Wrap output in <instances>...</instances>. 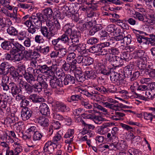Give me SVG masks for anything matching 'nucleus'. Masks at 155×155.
Here are the masks:
<instances>
[{"label": "nucleus", "instance_id": "nucleus-1", "mask_svg": "<svg viewBox=\"0 0 155 155\" xmlns=\"http://www.w3.org/2000/svg\"><path fill=\"white\" fill-rule=\"evenodd\" d=\"M109 75H110V79L112 82L115 83L117 85H122L125 81V76L121 74L116 72L113 69L110 70Z\"/></svg>", "mask_w": 155, "mask_h": 155}, {"label": "nucleus", "instance_id": "nucleus-2", "mask_svg": "<svg viewBox=\"0 0 155 155\" xmlns=\"http://www.w3.org/2000/svg\"><path fill=\"white\" fill-rule=\"evenodd\" d=\"M43 19V15L40 13H38L36 16L32 15L29 20L25 21L29 22L31 25L35 26L37 28H39L42 25L41 21Z\"/></svg>", "mask_w": 155, "mask_h": 155}, {"label": "nucleus", "instance_id": "nucleus-3", "mask_svg": "<svg viewBox=\"0 0 155 155\" xmlns=\"http://www.w3.org/2000/svg\"><path fill=\"white\" fill-rule=\"evenodd\" d=\"M108 61L114 67L121 66L124 65V62L120 57L115 55L109 54L107 56Z\"/></svg>", "mask_w": 155, "mask_h": 155}, {"label": "nucleus", "instance_id": "nucleus-4", "mask_svg": "<svg viewBox=\"0 0 155 155\" xmlns=\"http://www.w3.org/2000/svg\"><path fill=\"white\" fill-rule=\"evenodd\" d=\"M38 83L33 84L34 91L36 93H39L42 91L43 88L47 89L48 87V84L46 82V79L44 78V79L40 80L38 79Z\"/></svg>", "mask_w": 155, "mask_h": 155}, {"label": "nucleus", "instance_id": "nucleus-5", "mask_svg": "<svg viewBox=\"0 0 155 155\" xmlns=\"http://www.w3.org/2000/svg\"><path fill=\"white\" fill-rule=\"evenodd\" d=\"M46 23L51 34L54 33L55 32L54 25L57 30H60L61 29L60 24L58 21L57 20H48L46 21Z\"/></svg>", "mask_w": 155, "mask_h": 155}, {"label": "nucleus", "instance_id": "nucleus-6", "mask_svg": "<svg viewBox=\"0 0 155 155\" xmlns=\"http://www.w3.org/2000/svg\"><path fill=\"white\" fill-rule=\"evenodd\" d=\"M107 61V60L104 61L103 64L99 65V69L100 73L106 75H109L110 70L113 69L109 66V64L110 63Z\"/></svg>", "mask_w": 155, "mask_h": 155}, {"label": "nucleus", "instance_id": "nucleus-7", "mask_svg": "<svg viewBox=\"0 0 155 155\" xmlns=\"http://www.w3.org/2000/svg\"><path fill=\"white\" fill-rule=\"evenodd\" d=\"M80 36V32L77 31H74L73 34L69 36L70 37V41L71 42V46L74 47L78 43Z\"/></svg>", "mask_w": 155, "mask_h": 155}, {"label": "nucleus", "instance_id": "nucleus-8", "mask_svg": "<svg viewBox=\"0 0 155 155\" xmlns=\"http://www.w3.org/2000/svg\"><path fill=\"white\" fill-rule=\"evenodd\" d=\"M30 68H28L27 71L24 75V77L27 81V82L31 84H33L36 81V80L32 74L33 71L32 69L30 70Z\"/></svg>", "mask_w": 155, "mask_h": 155}, {"label": "nucleus", "instance_id": "nucleus-9", "mask_svg": "<svg viewBox=\"0 0 155 155\" xmlns=\"http://www.w3.org/2000/svg\"><path fill=\"white\" fill-rule=\"evenodd\" d=\"M32 114V111L28 107L23 108L21 112V117L22 120L24 121L27 120L31 117Z\"/></svg>", "mask_w": 155, "mask_h": 155}, {"label": "nucleus", "instance_id": "nucleus-10", "mask_svg": "<svg viewBox=\"0 0 155 155\" xmlns=\"http://www.w3.org/2000/svg\"><path fill=\"white\" fill-rule=\"evenodd\" d=\"M75 81V78L73 76L70 74H67L62 81L61 80V82L62 84L64 85H71L74 84Z\"/></svg>", "mask_w": 155, "mask_h": 155}, {"label": "nucleus", "instance_id": "nucleus-11", "mask_svg": "<svg viewBox=\"0 0 155 155\" xmlns=\"http://www.w3.org/2000/svg\"><path fill=\"white\" fill-rule=\"evenodd\" d=\"M37 68L39 69L41 72L44 74L45 75L50 76L51 74H52L50 67H48L46 64L38 65Z\"/></svg>", "mask_w": 155, "mask_h": 155}, {"label": "nucleus", "instance_id": "nucleus-12", "mask_svg": "<svg viewBox=\"0 0 155 155\" xmlns=\"http://www.w3.org/2000/svg\"><path fill=\"white\" fill-rule=\"evenodd\" d=\"M40 111L43 115L49 116L50 114V110L48 106L45 103L41 104L40 107Z\"/></svg>", "mask_w": 155, "mask_h": 155}, {"label": "nucleus", "instance_id": "nucleus-13", "mask_svg": "<svg viewBox=\"0 0 155 155\" xmlns=\"http://www.w3.org/2000/svg\"><path fill=\"white\" fill-rule=\"evenodd\" d=\"M17 9L15 8L14 9L13 12L10 13L9 12L7 16L10 17L12 20L16 23H19L21 22V20L19 17L18 16L17 13Z\"/></svg>", "mask_w": 155, "mask_h": 155}, {"label": "nucleus", "instance_id": "nucleus-14", "mask_svg": "<svg viewBox=\"0 0 155 155\" xmlns=\"http://www.w3.org/2000/svg\"><path fill=\"white\" fill-rule=\"evenodd\" d=\"M10 89L13 95L18 94L21 91V89L14 82L10 83Z\"/></svg>", "mask_w": 155, "mask_h": 155}, {"label": "nucleus", "instance_id": "nucleus-15", "mask_svg": "<svg viewBox=\"0 0 155 155\" xmlns=\"http://www.w3.org/2000/svg\"><path fill=\"white\" fill-rule=\"evenodd\" d=\"M50 85L53 88H57L58 87L61 86L59 80L55 76H53L50 80Z\"/></svg>", "mask_w": 155, "mask_h": 155}, {"label": "nucleus", "instance_id": "nucleus-16", "mask_svg": "<svg viewBox=\"0 0 155 155\" xmlns=\"http://www.w3.org/2000/svg\"><path fill=\"white\" fill-rule=\"evenodd\" d=\"M85 71V75L87 78L90 79H94L96 77V73L94 71H93L91 68L87 67L86 68Z\"/></svg>", "mask_w": 155, "mask_h": 155}, {"label": "nucleus", "instance_id": "nucleus-17", "mask_svg": "<svg viewBox=\"0 0 155 155\" xmlns=\"http://www.w3.org/2000/svg\"><path fill=\"white\" fill-rule=\"evenodd\" d=\"M36 122L41 126L44 127L48 125L49 120L47 118L43 117H40L36 118Z\"/></svg>", "mask_w": 155, "mask_h": 155}, {"label": "nucleus", "instance_id": "nucleus-18", "mask_svg": "<svg viewBox=\"0 0 155 155\" xmlns=\"http://www.w3.org/2000/svg\"><path fill=\"white\" fill-rule=\"evenodd\" d=\"M13 60L19 61L22 60L24 58L23 54L21 52H19L13 50L12 51Z\"/></svg>", "mask_w": 155, "mask_h": 155}, {"label": "nucleus", "instance_id": "nucleus-19", "mask_svg": "<svg viewBox=\"0 0 155 155\" xmlns=\"http://www.w3.org/2000/svg\"><path fill=\"white\" fill-rule=\"evenodd\" d=\"M147 60L146 57H143L138 60L137 65L139 69H144L146 68Z\"/></svg>", "mask_w": 155, "mask_h": 155}, {"label": "nucleus", "instance_id": "nucleus-20", "mask_svg": "<svg viewBox=\"0 0 155 155\" xmlns=\"http://www.w3.org/2000/svg\"><path fill=\"white\" fill-rule=\"evenodd\" d=\"M41 31L43 35L50 40L51 37L53 36V34H51L48 31L47 28L46 27H41Z\"/></svg>", "mask_w": 155, "mask_h": 155}, {"label": "nucleus", "instance_id": "nucleus-21", "mask_svg": "<svg viewBox=\"0 0 155 155\" xmlns=\"http://www.w3.org/2000/svg\"><path fill=\"white\" fill-rule=\"evenodd\" d=\"M53 142L51 141L47 142L45 144L43 148V151L44 152H48L50 153L54 149V148L52 145Z\"/></svg>", "mask_w": 155, "mask_h": 155}, {"label": "nucleus", "instance_id": "nucleus-22", "mask_svg": "<svg viewBox=\"0 0 155 155\" xmlns=\"http://www.w3.org/2000/svg\"><path fill=\"white\" fill-rule=\"evenodd\" d=\"M68 36H69L68 34L64 33L59 37L61 41H63L64 44H66L71 47V42L70 41V37L69 38Z\"/></svg>", "mask_w": 155, "mask_h": 155}, {"label": "nucleus", "instance_id": "nucleus-23", "mask_svg": "<svg viewBox=\"0 0 155 155\" xmlns=\"http://www.w3.org/2000/svg\"><path fill=\"white\" fill-rule=\"evenodd\" d=\"M125 114L124 113L116 111L113 115L110 116V118L113 120L116 121L122 120V117H124Z\"/></svg>", "mask_w": 155, "mask_h": 155}, {"label": "nucleus", "instance_id": "nucleus-24", "mask_svg": "<svg viewBox=\"0 0 155 155\" xmlns=\"http://www.w3.org/2000/svg\"><path fill=\"white\" fill-rule=\"evenodd\" d=\"M29 99L35 103L40 102L43 100V98L39 97L38 95L35 94H33L30 95L29 97Z\"/></svg>", "mask_w": 155, "mask_h": 155}, {"label": "nucleus", "instance_id": "nucleus-25", "mask_svg": "<svg viewBox=\"0 0 155 155\" xmlns=\"http://www.w3.org/2000/svg\"><path fill=\"white\" fill-rule=\"evenodd\" d=\"M24 24L26 25L28 28L27 30L29 33L31 34H34L36 31V29H39V28H37L35 26L31 25L29 23V22L25 21Z\"/></svg>", "mask_w": 155, "mask_h": 155}, {"label": "nucleus", "instance_id": "nucleus-26", "mask_svg": "<svg viewBox=\"0 0 155 155\" xmlns=\"http://www.w3.org/2000/svg\"><path fill=\"white\" fill-rule=\"evenodd\" d=\"M8 74L9 73L14 78H15V80L16 81L17 79L18 78L19 74L17 72L14 68L13 67H11L8 70Z\"/></svg>", "mask_w": 155, "mask_h": 155}, {"label": "nucleus", "instance_id": "nucleus-27", "mask_svg": "<svg viewBox=\"0 0 155 155\" xmlns=\"http://www.w3.org/2000/svg\"><path fill=\"white\" fill-rule=\"evenodd\" d=\"M7 29V33L10 35L16 36L18 32V30L14 27L8 25Z\"/></svg>", "mask_w": 155, "mask_h": 155}, {"label": "nucleus", "instance_id": "nucleus-28", "mask_svg": "<svg viewBox=\"0 0 155 155\" xmlns=\"http://www.w3.org/2000/svg\"><path fill=\"white\" fill-rule=\"evenodd\" d=\"M28 68H31L30 69L31 70L32 69L33 72H32V74H33L34 76L35 77H36L37 78V81H38V79H40V80L44 79L42 75L39 74L40 71L37 68V69H34L33 68L31 67H29Z\"/></svg>", "mask_w": 155, "mask_h": 155}, {"label": "nucleus", "instance_id": "nucleus-29", "mask_svg": "<svg viewBox=\"0 0 155 155\" xmlns=\"http://www.w3.org/2000/svg\"><path fill=\"white\" fill-rule=\"evenodd\" d=\"M63 29L64 33L68 34L69 36L72 34L74 31L72 30L71 25L70 23L65 24L63 27Z\"/></svg>", "mask_w": 155, "mask_h": 155}, {"label": "nucleus", "instance_id": "nucleus-30", "mask_svg": "<svg viewBox=\"0 0 155 155\" xmlns=\"http://www.w3.org/2000/svg\"><path fill=\"white\" fill-rule=\"evenodd\" d=\"M16 81L17 82L20 89H24L28 83L23 81L22 77L19 76L16 78Z\"/></svg>", "mask_w": 155, "mask_h": 155}, {"label": "nucleus", "instance_id": "nucleus-31", "mask_svg": "<svg viewBox=\"0 0 155 155\" xmlns=\"http://www.w3.org/2000/svg\"><path fill=\"white\" fill-rule=\"evenodd\" d=\"M12 43L10 41H5L2 43L1 47L3 49L11 50L12 48Z\"/></svg>", "mask_w": 155, "mask_h": 155}, {"label": "nucleus", "instance_id": "nucleus-32", "mask_svg": "<svg viewBox=\"0 0 155 155\" xmlns=\"http://www.w3.org/2000/svg\"><path fill=\"white\" fill-rule=\"evenodd\" d=\"M57 105L58 109L62 112H64L69 110L70 109L64 103H58Z\"/></svg>", "mask_w": 155, "mask_h": 155}, {"label": "nucleus", "instance_id": "nucleus-33", "mask_svg": "<svg viewBox=\"0 0 155 155\" xmlns=\"http://www.w3.org/2000/svg\"><path fill=\"white\" fill-rule=\"evenodd\" d=\"M134 18L137 19L140 21H142L143 22H145L144 15L143 13H141L137 11L135 12L134 14Z\"/></svg>", "mask_w": 155, "mask_h": 155}, {"label": "nucleus", "instance_id": "nucleus-34", "mask_svg": "<svg viewBox=\"0 0 155 155\" xmlns=\"http://www.w3.org/2000/svg\"><path fill=\"white\" fill-rule=\"evenodd\" d=\"M56 50H58V57L62 58L64 56L67 54V51L66 48H62V46L60 48H57Z\"/></svg>", "mask_w": 155, "mask_h": 155}, {"label": "nucleus", "instance_id": "nucleus-35", "mask_svg": "<svg viewBox=\"0 0 155 155\" xmlns=\"http://www.w3.org/2000/svg\"><path fill=\"white\" fill-rule=\"evenodd\" d=\"M75 48V51H77L79 53H80L81 54H83L85 52L86 48L81 44L78 45H75L74 46Z\"/></svg>", "mask_w": 155, "mask_h": 155}, {"label": "nucleus", "instance_id": "nucleus-36", "mask_svg": "<svg viewBox=\"0 0 155 155\" xmlns=\"http://www.w3.org/2000/svg\"><path fill=\"white\" fill-rule=\"evenodd\" d=\"M12 100V98L11 97L7 96V97H5V99L0 103V107H2V109L5 108L8 105V102Z\"/></svg>", "mask_w": 155, "mask_h": 155}, {"label": "nucleus", "instance_id": "nucleus-37", "mask_svg": "<svg viewBox=\"0 0 155 155\" xmlns=\"http://www.w3.org/2000/svg\"><path fill=\"white\" fill-rule=\"evenodd\" d=\"M103 47V46L101 45H97L93 46L91 48L90 51H91L92 53H99L100 51L101 48Z\"/></svg>", "mask_w": 155, "mask_h": 155}, {"label": "nucleus", "instance_id": "nucleus-38", "mask_svg": "<svg viewBox=\"0 0 155 155\" xmlns=\"http://www.w3.org/2000/svg\"><path fill=\"white\" fill-rule=\"evenodd\" d=\"M76 57L75 54L74 52H71L69 53L68 55L66 58L67 62L69 63H71L73 61L76 60V59L75 58Z\"/></svg>", "mask_w": 155, "mask_h": 155}, {"label": "nucleus", "instance_id": "nucleus-39", "mask_svg": "<svg viewBox=\"0 0 155 155\" xmlns=\"http://www.w3.org/2000/svg\"><path fill=\"white\" fill-rule=\"evenodd\" d=\"M60 40V37H59L56 39H54L52 41V44L54 46L55 49L60 48L61 47V45L59 43Z\"/></svg>", "mask_w": 155, "mask_h": 155}, {"label": "nucleus", "instance_id": "nucleus-40", "mask_svg": "<svg viewBox=\"0 0 155 155\" xmlns=\"http://www.w3.org/2000/svg\"><path fill=\"white\" fill-rule=\"evenodd\" d=\"M43 12L44 14L47 17L50 18L52 16L53 12L52 9L50 8H45L43 10Z\"/></svg>", "mask_w": 155, "mask_h": 155}, {"label": "nucleus", "instance_id": "nucleus-41", "mask_svg": "<svg viewBox=\"0 0 155 155\" xmlns=\"http://www.w3.org/2000/svg\"><path fill=\"white\" fill-rule=\"evenodd\" d=\"M83 64L85 65H89L92 64L93 63V59L91 57L85 56Z\"/></svg>", "mask_w": 155, "mask_h": 155}, {"label": "nucleus", "instance_id": "nucleus-42", "mask_svg": "<svg viewBox=\"0 0 155 155\" xmlns=\"http://www.w3.org/2000/svg\"><path fill=\"white\" fill-rule=\"evenodd\" d=\"M42 137V134L37 130L34 133L33 140L34 141L39 140L41 139Z\"/></svg>", "mask_w": 155, "mask_h": 155}, {"label": "nucleus", "instance_id": "nucleus-43", "mask_svg": "<svg viewBox=\"0 0 155 155\" xmlns=\"http://www.w3.org/2000/svg\"><path fill=\"white\" fill-rule=\"evenodd\" d=\"M146 56L145 54V51H144L142 50H139L136 51L135 57H137L140 59L143 57H146Z\"/></svg>", "mask_w": 155, "mask_h": 155}, {"label": "nucleus", "instance_id": "nucleus-44", "mask_svg": "<svg viewBox=\"0 0 155 155\" xmlns=\"http://www.w3.org/2000/svg\"><path fill=\"white\" fill-rule=\"evenodd\" d=\"M94 89L96 90L101 93H106V89L104 86H99L97 85L93 86Z\"/></svg>", "mask_w": 155, "mask_h": 155}, {"label": "nucleus", "instance_id": "nucleus-45", "mask_svg": "<svg viewBox=\"0 0 155 155\" xmlns=\"http://www.w3.org/2000/svg\"><path fill=\"white\" fill-rule=\"evenodd\" d=\"M116 43L115 46L118 47L120 49L122 50H125L126 47L124 45V42L121 41H117L116 42H115Z\"/></svg>", "mask_w": 155, "mask_h": 155}, {"label": "nucleus", "instance_id": "nucleus-46", "mask_svg": "<svg viewBox=\"0 0 155 155\" xmlns=\"http://www.w3.org/2000/svg\"><path fill=\"white\" fill-rule=\"evenodd\" d=\"M26 92L29 94H31L34 91L33 85H31L28 83L27 85L24 88Z\"/></svg>", "mask_w": 155, "mask_h": 155}, {"label": "nucleus", "instance_id": "nucleus-47", "mask_svg": "<svg viewBox=\"0 0 155 155\" xmlns=\"http://www.w3.org/2000/svg\"><path fill=\"white\" fill-rule=\"evenodd\" d=\"M12 44L14 46L15 48L18 50L20 51H22L25 50V48L17 42H13L12 43Z\"/></svg>", "mask_w": 155, "mask_h": 155}, {"label": "nucleus", "instance_id": "nucleus-48", "mask_svg": "<svg viewBox=\"0 0 155 155\" xmlns=\"http://www.w3.org/2000/svg\"><path fill=\"white\" fill-rule=\"evenodd\" d=\"M53 118L55 119L63 121L64 116H63L56 112L53 113Z\"/></svg>", "mask_w": 155, "mask_h": 155}, {"label": "nucleus", "instance_id": "nucleus-49", "mask_svg": "<svg viewBox=\"0 0 155 155\" xmlns=\"http://www.w3.org/2000/svg\"><path fill=\"white\" fill-rule=\"evenodd\" d=\"M100 38L101 40H104L108 39V33L105 31H102L100 33Z\"/></svg>", "mask_w": 155, "mask_h": 155}, {"label": "nucleus", "instance_id": "nucleus-50", "mask_svg": "<svg viewBox=\"0 0 155 155\" xmlns=\"http://www.w3.org/2000/svg\"><path fill=\"white\" fill-rule=\"evenodd\" d=\"M83 117L84 118L91 120L96 119V117L94 114H88L87 113L83 114H82Z\"/></svg>", "mask_w": 155, "mask_h": 155}, {"label": "nucleus", "instance_id": "nucleus-51", "mask_svg": "<svg viewBox=\"0 0 155 155\" xmlns=\"http://www.w3.org/2000/svg\"><path fill=\"white\" fill-rule=\"evenodd\" d=\"M75 76L76 78L77 81L78 82H83L85 80L84 76L81 73L80 74H75Z\"/></svg>", "mask_w": 155, "mask_h": 155}, {"label": "nucleus", "instance_id": "nucleus-52", "mask_svg": "<svg viewBox=\"0 0 155 155\" xmlns=\"http://www.w3.org/2000/svg\"><path fill=\"white\" fill-rule=\"evenodd\" d=\"M27 38L26 34L24 31H21L18 33V35L17 37L18 40H23L25 38Z\"/></svg>", "mask_w": 155, "mask_h": 155}, {"label": "nucleus", "instance_id": "nucleus-53", "mask_svg": "<svg viewBox=\"0 0 155 155\" xmlns=\"http://www.w3.org/2000/svg\"><path fill=\"white\" fill-rule=\"evenodd\" d=\"M132 71L131 69L129 68V67L127 66L125 68L124 71V74L125 76H126L127 77H129L131 75Z\"/></svg>", "mask_w": 155, "mask_h": 155}, {"label": "nucleus", "instance_id": "nucleus-54", "mask_svg": "<svg viewBox=\"0 0 155 155\" xmlns=\"http://www.w3.org/2000/svg\"><path fill=\"white\" fill-rule=\"evenodd\" d=\"M143 116L145 119L147 120H150L151 121L153 118V115L151 113L145 112L143 113Z\"/></svg>", "mask_w": 155, "mask_h": 155}, {"label": "nucleus", "instance_id": "nucleus-55", "mask_svg": "<svg viewBox=\"0 0 155 155\" xmlns=\"http://www.w3.org/2000/svg\"><path fill=\"white\" fill-rule=\"evenodd\" d=\"M79 92L81 94L85 95L87 96L88 97H92L94 96L93 92L90 93L87 91L86 90H81L80 89Z\"/></svg>", "mask_w": 155, "mask_h": 155}, {"label": "nucleus", "instance_id": "nucleus-56", "mask_svg": "<svg viewBox=\"0 0 155 155\" xmlns=\"http://www.w3.org/2000/svg\"><path fill=\"white\" fill-rule=\"evenodd\" d=\"M134 6L137 11H139L141 12H144L145 10L141 4L139 3H136L135 5Z\"/></svg>", "mask_w": 155, "mask_h": 155}, {"label": "nucleus", "instance_id": "nucleus-57", "mask_svg": "<svg viewBox=\"0 0 155 155\" xmlns=\"http://www.w3.org/2000/svg\"><path fill=\"white\" fill-rule=\"evenodd\" d=\"M67 125H70L72 123V120L71 118L67 116H64V118L63 121Z\"/></svg>", "mask_w": 155, "mask_h": 155}, {"label": "nucleus", "instance_id": "nucleus-58", "mask_svg": "<svg viewBox=\"0 0 155 155\" xmlns=\"http://www.w3.org/2000/svg\"><path fill=\"white\" fill-rule=\"evenodd\" d=\"M37 129L36 127L35 126H32L29 128L27 130L26 133L31 135L32 134H34L36 131Z\"/></svg>", "mask_w": 155, "mask_h": 155}, {"label": "nucleus", "instance_id": "nucleus-59", "mask_svg": "<svg viewBox=\"0 0 155 155\" xmlns=\"http://www.w3.org/2000/svg\"><path fill=\"white\" fill-rule=\"evenodd\" d=\"M131 36L130 35H128L124 37L123 41L124 43H126L127 45L130 44L131 42V39L130 38Z\"/></svg>", "mask_w": 155, "mask_h": 155}, {"label": "nucleus", "instance_id": "nucleus-60", "mask_svg": "<svg viewBox=\"0 0 155 155\" xmlns=\"http://www.w3.org/2000/svg\"><path fill=\"white\" fill-rule=\"evenodd\" d=\"M18 71L24 75L27 72L25 71V66L23 65H19L18 66Z\"/></svg>", "mask_w": 155, "mask_h": 155}, {"label": "nucleus", "instance_id": "nucleus-61", "mask_svg": "<svg viewBox=\"0 0 155 155\" xmlns=\"http://www.w3.org/2000/svg\"><path fill=\"white\" fill-rule=\"evenodd\" d=\"M64 64L62 65V68L66 71H68L70 68V64L69 63H67L64 61H63Z\"/></svg>", "mask_w": 155, "mask_h": 155}, {"label": "nucleus", "instance_id": "nucleus-62", "mask_svg": "<svg viewBox=\"0 0 155 155\" xmlns=\"http://www.w3.org/2000/svg\"><path fill=\"white\" fill-rule=\"evenodd\" d=\"M129 57L130 54L127 52L124 51L121 57H120L123 61L125 60L127 61L129 60Z\"/></svg>", "mask_w": 155, "mask_h": 155}, {"label": "nucleus", "instance_id": "nucleus-63", "mask_svg": "<svg viewBox=\"0 0 155 155\" xmlns=\"http://www.w3.org/2000/svg\"><path fill=\"white\" fill-rule=\"evenodd\" d=\"M29 101L25 97L23 99V100H21V107L24 108L26 107V106L29 105Z\"/></svg>", "mask_w": 155, "mask_h": 155}, {"label": "nucleus", "instance_id": "nucleus-64", "mask_svg": "<svg viewBox=\"0 0 155 155\" xmlns=\"http://www.w3.org/2000/svg\"><path fill=\"white\" fill-rule=\"evenodd\" d=\"M81 104L87 109H91L92 107V105L90 104L89 102L87 101H82L81 102Z\"/></svg>", "mask_w": 155, "mask_h": 155}]
</instances>
